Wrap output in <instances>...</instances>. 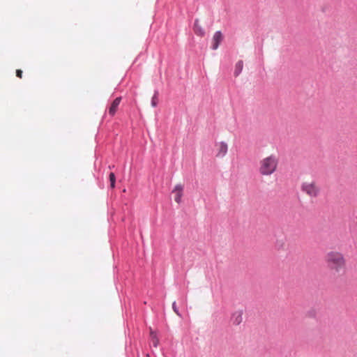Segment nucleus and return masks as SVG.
Listing matches in <instances>:
<instances>
[{
    "label": "nucleus",
    "instance_id": "obj_12",
    "mask_svg": "<svg viewBox=\"0 0 357 357\" xmlns=\"http://www.w3.org/2000/svg\"><path fill=\"white\" fill-rule=\"evenodd\" d=\"M150 336L153 347H157L159 343V340L158 339L155 333L151 328L150 329Z\"/></svg>",
    "mask_w": 357,
    "mask_h": 357
},
{
    "label": "nucleus",
    "instance_id": "obj_7",
    "mask_svg": "<svg viewBox=\"0 0 357 357\" xmlns=\"http://www.w3.org/2000/svg\"><path fill=\"white\" fill-rule=\"evenodd\" d=\"M183 185L178 184L174 187V189L172 191V192L175 194L174 200L178 204L181 201V197L183 196Z\"/></svg>",
    "mask_w": 357,
    "mask_h": 357
},
{
    "label": "nucleus",
    "instance_id": "obj_5",
    "mask_svg": "<svg viewBox=\"0 0 357 357\" xmlns=\"http://www.w3.org/2000/svg\"><path fill=\"white\" fill-rule=\"evenodd\" d=\"M222 40V35L220 31H216L213 37L212 40V49L217 50L220 43Z\"/></svg>",
    "mask_w": 357,
    "mask_h": 357
},
{
    "label": "nucleus",
    "instance_id": "obj_2",
    "mask_svg": "<svg viewBox=\"0 0 357 357\" xmlns=\"http://www.w3.org/2000/svg\"><path fill=\"white\" fill-rule=\"evenodd\" d=\"M278 158L276 155L271 154L261 159L259 164V172L262 176H271L278 168Z\"/></svg>",
    "mask_w": 357,
    "mask_h": 357
},
{
    "label": "nucleus",
    "instance_id": "obj_11",
    "mask_svg": "<svg viewBox=\"0 0 357 357\" xmlns=\"http://www.w3.org/2000/svg\"><path fill=\"white\" fill-rule=\"evenodd\" d=\"M275 245L278 250H283L286 248V241L284 238H278Z\"/></svg>",
    "mask_w": 357,
    "mask_h": 357
},
{
    "label": "nucleus",
    "instance_id": "obj_3",
    "mask_svg": "<svg viewBox=\"0 0 357 357\" xmlns=\"http://www.w3.org/2000/svg\"><path fill=\"white\" fill-rule=\"evenodd\" d=\"M301 189L303 192L310 197H317L320 193V188L314 181L303 182Z\"/></svg>",
    "mask_w": 357,
    "mask_h": 357
},
{
    "label": "nucleus",
    "instance_id": "obj_1",
    "mask_svg": "<svg viewBox=\"0 0 357 357\" xmlns=\"http://www.w3.org/2000/svg\"><path fill=\"white\" fill-rule=\"evenodd\" d=\"M324 261L327 268L334 275H339L346 268V259L344 255L338 251H330L325 257Z\"/></svg>",
    "mask_w": 357,
    "mask_h": 357
},
{
    "label": "nucleus",
    "instance_id": "obj_8",
    "mask_svg": "<svg viewBox=\"0 0 357 357\" xmlns=\"http://www.w3.org/2000/svg\"><path fill=\"white\" fill-rule=\"evenodd\" d=\"M243 321L242 312H235L231 317V321L234 325H239Z\"/></svg>",
    "mask_w": 357,
    "mask_h": 357
},
{
    "label": "nucleus",
    "instance_id": "obj_6",
    "mask_svg": "<svg viewBox=\"0 0 357 357\" xmlns=\"http://www.w3.org/2000/svg\"><path fill=\"white\" fill-rule=\"evenodd\" d=\"M121 101V98L118 97L116 99H114L113 100V102L111 103V105L109 107V111H108L109 114L110 116H114V114H116V112L118 109V107H119V105Z\"/></svg>",
    "mask_w": 357,
    "mask_h": 357
},
{
    "label": "nucleus",
    "instance_id": "obj_9",
    "mask_svg": "<svg viewBox=\"0 0 357 357\" xmlns=\"http://www.w3.org/2000/svg\"><path fill=\"white\" fill-rule=\"evenodd\" d=\"M193 30H194V32L195 33V34L199 36H204L205 34L204 30L202 27V26L199 24L198 20H196L195 21Z\"/></svg>",
    "mask_w": 357,
    "mask_h": 357
},
{
    "label": "nucleus",
    "instance_id": "obj_13",
    "mask_svg": "<svg viewBox=\"0 0 357 357\" xmlns=\"http://www.w3.org/2000/svg\"><path fill=\"white\" fill-rule=\"evenodd\" d=\"M109 181H110V186L112 188H114V186H115V181H116V178H115V175L113 172H111L109 174Z\"/></svg>",
    "mask_w": 357,
    "mask_h": 357
},
{
    "label": "nucleus",
    "instance_id": "obj_4",
    "mask_svg": "<svg viewBox=\"0 0 357 357\" xmlns=\"http://www.w3.org/2000/svg\"><path fill=\"white\" fill-rule=\"evenodd\" d=\"M216 146L218 147V153L216 156L218 158L224 157L227 153V144L224 142H221L217 144Z\"/></svg>",
    "mask_w": 357,
    "mask_h": 357
},
{
    "label": "nucleus",
    "instance_id": "obj_14",
    "mask_svg": "<svg viewBox=\"0 0 357 357\" xmlns=\"http://www.w3.org/2000/svg\"><path fill=\"white\" fill-rule=\"evenodd\" d=\"M151 105H152L153 107H155L157 105V97H156V95H155L152 98Z\"/></svg>",
    "mask_w": 357,
    "mask_h": 357
},
{
    "label": "nucleus",
    "instance_id": "obj_10",
    "mask_svg": "<svg viewBox=\"0 0 357 357\" xmlns=\"http://www.w3.org/2000/svg\"><path fill=\"white\" fill-rule=\"evenodd\" d=\"M243 61H238L236 64V66H235V70H234V76L237 77L242 72V70H243Z\"/></svg>",
    "mask_w": 357,
    "mask_h": 357
},
{
    "label": "nucleus",
    "instance_id": "obj_15",
    "mask_svg": "<svg viewBox=\"0 0 357 357\" xmlns=\"http://www.w3.org/2000/svg\"><path fill=\"white\" fill-rule=\"evenodd\" d=\"M172 308L174 310V311L175 312V313L178 315H179V312H178V310L176 307V302H174L173 304H172Z\"/></svg>",
    "mask_w": 357,
    "mask_h": 357
},
{
    "label": "nucleus",
    "instance_id": "obj_16",
    "mask_svg": "<svg viewBox=\"0 0 357 357\" xmlns=\"http://www.w3.org/2000/svg\"><path fill=\"white\" fill-rule=\"evenodd\" d=\"M16 76L19 78H22V71L20 69L16 70Z\"/></svg>",
    "mask_w": 357,
    "mask_h": 357
}]
</instances>
